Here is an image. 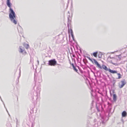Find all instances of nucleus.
<instances>
[{
  "mask_svg": "<svg viewBox=\"0 0 127 127\" xmlns=\"http://www.w3.org/2000/svg\"><path fill=\"white\" fill-rule=\"evenodd\" d=\"M6 3L8 6L10 8L9 16L10 19L12 22L16 24L17 22L16 20V15L15 12L11 8L12 4L10 2V0H7Z\"/></svg>",
  "mask_w": 127,
  "mask_h": 127,
  "instance_id": "1",
  "label": "nucleus"
},
{
  "mask_svg": "<svg viewBox=\"0 0 127 127\" xmlns=\"http://www.w3.org/2000/svg\"><path fill=\"white\" fill-rule=\"evenodd\" d=\"M87 58L93 64L94 63L98 67L101 69H102L101 66L98 62L94 59H92L91 58L89 57H87Z\"/></svg>",
  "mask_w": 127,
  "mask_h": 127,
  "instance_id": "2",
  "label": "nucleus"
},
{
  "mask_svg": "<svg viewBox=\"0 0 127 127\" xmlns=\"http://www.w3.org/2000/svg\"><path fill=\"white\" fill-rule=\"evenodd\" d=\"M102 68L103 69L105 70L106 71H108L110 72L113 73H117V71L115 70H112L111 69H108L107 67L104 65H102Z\"/></svg>",
  "mask_w": 127,
  "mask_h": 127,
  "instance_id": "3",
  "label": "nucleus"
},
{
  "mask_svg": "<svg viewBox=\"0 0 127 127\" xmlns=\"http://www.w3.org/2000/svg\"><path fill=\"white\" fill-rule=\"evenodd\" d=\"M57 64V62L55 59L51 60L49 61L48 64L51 66H54Z\"/></svg>",
  "mask_w": 127,
  "mask_h": 127,
  "instance_id": "4",
  "label": "nucleus"
},
{
  "mask_svg": "<svg viewBox=\"0 0 127 127\" xmlns=\"http://www.w3.org/2000/svg\"><path fill=\"white\" fill-rule=\"evenodd\" d=\"M117 60L116 59H114L111 61V62L113 64L115 65H118L117 62Z\"/></svg>",
  "mask_w": 127,
  "mask_h": 127,
  "instance_id": "5",
  "label": "nucleus"
},
{
  "mask_svg": "<svg viewBox=\"0 0 127 127\" xmlns=\"http://www.w3.org/2000/svg\"><path fill=\"white\" fill-rule=\"evenodd\" d=\"M121 84L120 83H119V87L120 88H122L126 83L124 80L121 81Z\"/></svg>",
  "mask_w": 127,
  "mask_h": 127,
  "instance_id": "6",
  "label": "nucleus"
},
{
  "mask_svg": "<svg viewBox=\"0 0 127 127\" xmlns=\"http://www.w3.org/2000/svg\"><path fill=\"white\" fill-rule=\"evenodd\" d=\"M25 50L24 48V47H22L21 46H20V49L19 51L20 52L22 53Z\"/></svg>",
  "mask_w": 127,
  "mask_h": 127,
  "instance_id": "7",
  "label": "nucleus"
},
{
  "mask_svg": "<svg viewBox=\"0 0 127 127\" xmlns=\"http://www.w3.org/2000/svg\"><path fill=\"white\" fill-rule=\"evenodd\" d=\"M122 115L123 117H125L127 116V113L126 111H124L122 113Z\"/></svg>",
  "mask_w": 127,
  "mask_h": 127,
  "instance_id": "8",
  "label": "nucleus"
},
{
  "mask_svg": "<svg viewBox=\"0 0 127 127\" xmlns=\"http://www.w3.org/2000/svg\"><path fill=\"white\" fill-rule=\"evenodd\" d=\"M113 99L114 101H116L117 99V96L116 94H114L113 95Z\"/></svg>",
  "mask_w": 127,
  "mask_h": 127,
  "instance_id": "9",
  "label": "nucleus"
},
{
  "mask_svg": "<svg viewBox=\"0 0 127 127\" xmlns=\"http://www.w3.org/2000/svg\"><path fill=\"white\" fill-rule=\"evenodd\" d=\"M117 74L118 76V79H120L121 78V75L119 73H118Z\"/></svg>",
  "mask_w": 127,
  "mask_h": 127,
  "instance_id": "10",
  "label": "nucleus"
},
{
  "mask_svg": "<svg viewBox=\"0 0 127 127\" xmlns=\"http://www.w3.org/2000/svg\"><path fill=\"white\" fill-rule=\"evenodd\" d=\"M97 52H94L93 53V55L95 57H96L97 56Z\"/></svg>",
  "mask_w": 127,
  "mask_h": 127,
  "instance_id": "11",
  "label": "nucleus"
},
{
  "mask_svg": "<svg viewBox=\"0 0 127 127\" xmlns=\"http://www.w3.org/2000/svg\"><path fill=\"white\" fill-rule=\"evenodd\" d=\"M73 68L76 71H77V70L76 68L75 67H73Z\"/></svg>",
  "mask_w": 127,
  "mask_h": 127,
  "instance_id": "12",
  "label": "nucleus"
},
{
  "mask_svg": "<svg viewBox=\"0 0 127 127\" xmlns=\"http://www.w3.org/2000/svg\"><path fill=\"white\" fill-rule=\"evenodd\" d=\"M27 47H26V49H28V48H29V45L28 44H27Z\"/></svg>",
  "mask_w": 127,
  "mask_h": 127,
  "instance_id": "13",
  "label": "nucleus"
},
{
  "mask_svg": "<svg viewBox=\"0 0 127 127\" xmlns=\"http://www.w3.org/2000/svg\"><path fill=\"white\" fill-rule=\"evenodd\" d=\"M71 30V35H72V37H73V34H72V30Z\"/></svg>",
  "mask_w": 127,
  "mask_h": 127,
  "instance_id": "14",
  "label": "nucleus"
},
{
  "mask_svg": "<svg viewBox=\"0 0 127 127\" xmlns=\"http://www.w3.org/2000/svg\"><path fill=\"white\" fill-rule=\"evenodd\" d=\"M71 65H72V66H73V67H75L74 66V64H71Z\"/></svg>",
  "mask_w": 127,
  "mask_h": 127,
  "instance_id": "15",
  "label": "nucleus"
},
{
  "mask_svg": "<svg viewBox=\"0 0 127 127\" xmlns=\"http://www.w3.org/2000/svg\"><path fill=\"white\" fill-rule=\"evenodd\" d=\"M119 56V57L120 56L121 57V56L120 55Z\"/></svg>",
  "mask_w": 127,
  "mask_h": 127,
  "instance_id": "16",
  "label": "nucleus"
},
{
  "mask_svg": "<svg viewBox=\"0 0 127 127\" xmlns=\"http://www.w3.org/2000/svg\"><path fill=\"white\" fill-rule=\"evenodd\" d=\"M116 52H118V51H116Z\"/></svg>",
  "mask_w": 127,
  "mask_h": 127,
  "instance_id": "17",
  "label": "nucleus"
}]
</instances>
